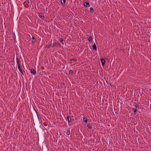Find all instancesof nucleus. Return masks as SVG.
Here are the masks:
<instances>
[{"label":"nucleus","instance_id":"obj_12","mask_svg":"<svg viewBox=\"0 0 151 151\" xmlns=\"http://www.w3.org/2000/svg\"><path fill=\"white\" fill-rule=\"evenodd\" d=\"M32 42L33 44H34L35 43V38L34 37H32Z\"/></svg>","mask_w":151,"mask_h":151},{"label":"nucleus","instance_id":"obj_16","mask_svg":"<svg viewBox=\"0 0 151 151\" xmlns=\"http://www.w3.org/2000/svg\"><path fill=\"white\" fill-rule=\"evenodd\" d=\"M83 121L86 122V123H87V118H83Z\"/></svg>","mask_w":151,"mask_h":151},{"label":"nucleus","instance_id":"obj_24","mask_svg":"<svg viewBox=\"0 0 151 151\" xmlns=\"http://www.w3.org/2000/svg\"><path fill=\"white\" fill-rule=\"evenodd\" d=\"M59 40L60 42H63V39L62 38H60L59 39Z\"/></svg>","mask_w":151,"mask_h":151},{"label":"nucleus","instance_id":"obj_6","mask_svg":"<svg viewBox=\"0 0 151 151\" xmlns=\"http://www.w3.org/2000/svg\"><path fill=\"white\" fill-rule=\"evenodd\" d=\"M18 67V70H19V71L21 73V75H24V73H23V72L22 70L21 69V66H20Z\"/></svg>","mask_w":151,"mask_h":151},{"label":"nucleus","instance_id":"obj_26","mask_svg":"<svg viewBox=\"0 0 151 151\" xmlns=\"http://www.w3.org/2000/svg\"><path fill=\"white\" fill-rule=\"evenodd\" d=\"M27 3L28 4H29V0H27Z\"/></svg>","mask_w":151,"mask_h":151},{"label":"nucleus","instance_id":"obj_15","mask_svg":"<svg viewBox=\"0 0 151 151\" xmlns=\"http://www.w3.org/2000/svg\"><path fill=\"white\" fill-rule=\"evenodd\" d=\"M133 112H134V114H136L137 113V110L135 108H133Z\"/></svg>","mask_w":151,"mask_h":151},{"label":"nucleus","instance_id":"obj_25","mask_svg":"<svg viewBox=\"0 0 151 151\" xmlns=\"http://www.w3.org/2000/svg\"><path fill=\"white\" fill-rule=\"evenodd\" d=\"M135 107H136V108H139L138 104H136V106H135Z\"/></svg>","mask_w":151,"mask_h":151},{"label":"nucleus","instance_id":"obj_22","mask_svg":"<svg viewBox=\"0 0 151 151\" xmlns=\"http://www.w3.org/2000/svg\"><path fill=\"white\" fill-rule=\"evenodd\" d=\"M77 60H76V59H70V61H77Z\"/></svg>","mask_w":151,"mask_h":151},{"label":"nucleus","instance_id":"obj_17","mask_svg":"<svg viewBox=\"0 0 151 151\" xmlns=\"http://www.w3.org/2000/svg\"><path fill=\"white\" fill-rule=\"evenodd\" d=\"M87 126L90 129H91L92 128V127L91 125V124L89 123H88L87 124Z\"/></svg>","mask_w":151,"mask_h":151},{"label":"nucleus","instance_id":"obj_2","mask_svg":"<svg viewBox=\"0 0 151 151\" xmlns=\"http://www.w3.org/2000/svg\"><path fill=\"white\" fill-rule=\"evenodd\" d=\"M83 5L85 7H89L90 6L89 2H85L84 3Z\"/></svg>","mask_w":151,"mask_h":151},{"label":"nucleus","instance_id":"obj_4","mask_svg":"<svg viewBox=\"0 0 151 151\" xmlns=\"http://www.w3.org/2000/svg\"><path fill=\"white\" fill-rule=\"evenodd\" d=\"M100 60L101 62V65L102 66H103L104 65L105 61L104 59H103V58H100Z\"/></svg>","mask_w":151,"mask_h":151},{"label":"nucleus","instance_id":"obj_5","mask_svg":"<svg viewBox=\"0 0 151 151\" xmlns=\"http://www.w3.org/2000/svg\"><path fill=\"white\" fill-rule=\"evenodd\" d=\"M31 73L32 74L34 75H36V70L34 69H31Z\"/></svg>","mask_w":151,"mask_h":151},{"label":"nucleus","instance_id":"obj_18","mask_svg":"<svg viewBox=\"0 0 151 151\" xmlns=\"http://www.w3.org/2000/svg\"><path fill=\"white\" fill-rule=\"evenodd\" d=\"M90 12H92V13L93 12V8L90 7Z\"/></svg>","mask_w":151,"mask_h":151},{"label":"nucleus","instance_id":"obj_7","mask_svg":"<svg viewBox=\"0 0 151 151\" xmlns=\"http://www.w3.org/2000/svg\"><path fill=\"white\" fill-rule=\"evenodd\" d=\"M39 17L42 19H44L45 17L43 15H42L41 13H39L38 15Z\"/></svg>","mask_w":151,"mask_h":151},{"label":"nucleus","instance_id":"obj_30","mask_svg":"<svg viewBox=\"0 0 151 151\" xmlns=\"http://www.w3.org/2000/svg\"><path fill=\"white\" fill-rule=\"evenodd\" d=\"M2 27L3 28V25H2Z\"/></svg>","mask_w":151,"mask_h":151},{"label":"nucleus","instance_id":"obj_29","mask_svg":"<svg viewBox=\"0 0 151 151\" xmlns=\"http://www.w3.org/2000/svg\"><path fill=\"white\" fill-rule=\"evenodd\" d=\"M65 121H67V120L65 118Z\"/></svg>","mask_w":151,"mask_h":151},{"label":"nucleus","instance_id":"obj_31","mask_svg":"<svg viewBox=\"0 0 151 151\" xmlns=\"http://www.w3.org/2000/svg\"><path fill=\"white\" fill-rule=\"evenodd\" d=\"M39 122L40 123V120H39Z\"/></svg>","mask_w":151,"mask_h":151},{"label":"nucleus","instance_id":"obj_1","mask_svg":"<svg viewBox=\"0 0 151 151\" xmlns=\"http://www.w3.org/2000/svg\"><path fill=\"white\" fill-rule=\"evenodd\" d=\"M33 108L34 109V110L33 111L34 118L35 120L37 119L38 120H39V117L37 113V112L36 110L35 109L34 107L33 106Z\"/></svg>","mask_w":151,"mask_h":151},{"label":"nucleus","instance_id":"obj_13","mask_svg":"<svg viewBox=\"0 0 151 151\" xmlns=\"http://www.w3.org/2000/svg\"><path fill=\"white\" fill-rule=\"evenodd\" d=\"M88 40L89 42H92V37L91 36H90V37H89L88 39Z\"/></svg>","mask_w":151,"mask_h":151},{"label":"nucleus","instance_id":"obj_9","mask_svg":"<svg viewBox=\"0 0 151 151\" xmlns=\"http://www.w3.org/2000/svg\"><path fill=\"white\" fill-rule=\"evenodd\" d=\"M16 61H17V65H18V67L20 66V63H19V60L17 57L16 58Z\"/></svg>","mask_w":151,"mask_h":151},{"label":"nucleus","instance_id":"obj_10","mask_svg":"<svg viewBox=\"0 0 151 151\" xmlns=\"http://www.w3.org/2000/svg\"><path fill=\"white\" fill-rule=\"evenodd\" d=\"M92 47L93 49L94 50H97V47L95 43H94L93 45L92 46Z\"/></svg>","mask_w":151,"mask_h":151},{"label":"nucleus","instance_id":"obj_20","mask_svg":"<svg viewBox=\"0 0 151 151\" xmlns=\"http://www.w3.org/2000/svg\"><path fill=\"white\" fill-rule=\"evenodd\" d=\"M52 46V44L51 43L50 44V45H49V46H47V45H46L45 46V47H47V48H50L51 46Z\"/></svg>","mask_w":151,"mask_h":151},{"label":"nucleus","instance_id":"obj_3","mask_svg":"<svg viewBox=\"0 0 151 151\" xmlns=\"http://www.w3.org/2000/svg\"><path fill=\"white\" fill-rule=\"evenodd\" d=\"M61 5L65 6V5L66 0H60Z\"/></svg>","mask_w":151,"mask_h":151},{"label":"nucleus","instance_id":"obj_28","mask_svg":"<svg viewBox=\"0 0 151 151\" xmlns=\"http://www.w3.org/2000/svg\"><path fill=\"white\" fill-rule=\"evenodd\" d=\"M42 69H44V67H42Z\"/></svg>","mask_w":151,"mask_h":151},{"label":"nucleus","instance_id":"obj_21","mask_svg":"<svg viewBox=\"0 0 151 151\" xmlns=\"http://www.w3.org/2000/svg\"><path fill=\"white\" fill-rule=\"evenodd\" d=\"M49 124H48V123H47L48 125L49 126L50 125V123H49ZM43 125L45 126L46 127L47 126V123H43Z\"/></svg>","mask_w":151,"mask_h":151},{"label":"nucleus","instance_id":"obj_19","mask_svg":"<svg viewBox=\"0 0 151 151\" xmlns=\"http://www.w3.org/2000/svg\"><path fill=\"white\" fill-rule=\"evenodd\" d=\"M73 72L72 70H70L69 71V73L72 76L73 75Z\"/></svg>","mask_w":151,"mask_h":151},{"label":"nucleus","instance_id":"obj_8","mask_svg":"<svg viewBox=\"0 0 151 151\" xmlns=\"http://www.w3.org/2000/svg\"><path fill=\"white\" fill-rule=\"evenodd\" d=\"M57 45H59V46L60 45L58 42H57V43H53L52 47H54L57 46Z\"/></svg>","mask_w":151,"mask_h":151},{"label":"nucleus","instance_id":"obj_14","mask_svg":"<svg viewBox=\"0 0 151 151\" xmlns=\"http://www.w3.org/2000/svg\"><path fill=\"white\" fill-rule=\"evenodd\" d=\"M67 119L68 121V122H69L71 121V118L70 117L68 116L67 117Z\"/></svg>","mask_w":151,"mask_h":151},{"label":"nucleus","instance_id":"obj_23","mask_svg":"<svg viewBox=\"0 0 151 151\" xmlns=\"http://www.w3.org/2000/svg\"><path fill=\"white\" fill-rule=\"evenodd\" d=\"M24 6L26 8H27L28 7V4H25L24 5Z\"/></svg>","mask_w":151,"mask_h":151},{"label":"nucleus","instance_id":"obj_27","mask_svg":"<svg viewBox=\"0 0 151 151\" xmlns=\"http://www.w3.org/2000/svg\"><path fill=\"white\" fill-rule=\"evenodd\" d=\"M61 43H62V44H63V45H64V42H61Z\"/></svg>","mask_w":151,"mask_h":151},{"label":"nucleus","instance_id":"obj_11","mask_svg":"<svg viewBox=\"0 0 151 151\" xmlns=\"http://www.w3.org/2000/svg\"><path fill=\"white\" fill-rule=\"evenodd\" d=\"M70 128L69 127L67 130V132L66 133V134L69 135L70 134Z\"/></svg>","mask_w":151,"mask_h":151}]
</instances>
